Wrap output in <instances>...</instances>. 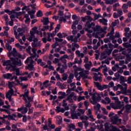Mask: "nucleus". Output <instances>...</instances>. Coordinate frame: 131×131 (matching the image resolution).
Here are the masks:
<instances>
[{
    "instance_id": "obj_1",
    "label": "nucleus",
    "mask_w": 131,
    "mask_h": 131,
    "mask_svg": "<svg viewBox=\"0 0 131 131\" xmlns=\"http://www.w3.org/2000/svg\"><path fill=\"white\" fill-rule=\"evenodd\" d=\"M10 55L15 58L10 57L12 65H17L18 67L22 66V61H21V59H19L24 60V59L26 58L25 55H22L20 53L17 52L16 48L13 49V51L10 52Z\"/></svg>"
},
{
    "instance_id": "obj_2",
    "label": "nucleus",
    "mask_w": 131,
    "mask_h": 131,
    "mask_svg": "<svg viewBox=\"0 0 131 131\" xmlns=\"http://www.w3.org/2000/svg\"><path fill=\"white\" fill-rule=\"evenodd\" d=\"M88 92H89L90 96H92V99L93 101H92V103L93 105H96L97 102H100L101 101V97L100 94H97V93L93 94L92 93V88H91L88 89Z\"/></svg>"
},
{
    "instance_id": "obj_3",
    "label": "nucleus",
    "mask_w": 131,
    "mask_h": 131,
    "mask_svg": "<svg viewBox=\"0 0 131 131\" xmlns=\"http://www.w3.org/2000/svg\"><path fill=\"white\" fill-rule=\"evenodd\" d=\"M90 74V71L88 70L82 71L79 73H75V78H76V80L77 81H80L81 79V77L83 78V79H85L88 78L89 75Z\"/></svg>"
},
{
    "instance_id": "obj_4",
    "label": "nucleus",
    "mask_w": 131,
    "mask_h": 131,
    "mask_svg": "<svg viewBox=\"0 0 131 131\" xmlns=\"http://www.w3.org/2000/svg\"><path fill=\"white\" fill-rule=\"evenodd\" d=\"M118 86L121 89L123 95L129 96V98H131V90H127V84L123 83L122 85L118 84Z\"/></svg>"
},
{
    "instance_id": "obj_5",
    "label": "nucleus",
    "mask_w": 131,
    "mask_h": 131,
    "mask_svg": "<svg viewBox=\"0 0 131 131\" xmlns=\"http://www.w3.org/2000/svg\"><path fill=\"white\" fill-rule=\"evenodd\" d=\"M101 49V50H104V49H105V51L101 53V55L100 56L101 60H104V59L108 58V56L112 54V53H109V50H108V45L107 44H105L104 46H102Z\"/></svg>"
},
{
    "instance_id": "obj_6",
    "label": "nucleus",
    "mask_w": 131,
    "mask_h": 131,
    "mask_svg": "<svg viewBox=\"0 0 131 131\" xmlns=\"http://www.w3.org/2000/svg\"><path fill=\"white\" fill-rule=\"evenodd\" d=\"M108 117L114 124H116L117 122H121L122 120L121 119H119V117L118 115H115V114L113 113H110Z\"/></svg>"
},
{
    "instance_id": "obj_7",
    "label": "nucleus",
    "mask_w": 131,
    "mask_h": 131,
    "mask_svg": "<svg viewBox=\"0 0 131 131\" xmlns=\"http://www.w3.org/2000/svg\"><path fill=\"white\" fill-rule=\"evenodd\" d=\"M93 30L95 32L98 31L97 33H99L98 34L99 35H101V37H104L105 36V30L102 29L101 26L97 25L94 28Z\"/></svg>"
},
{
    "instance_id": "obj_8",
    "label": "nucleus",
    "mask_w": 131,
    "mask_h": 131,
    "mask_svg": "<svg viewBox=\"0 0 131 131\" xmlns=\"http://www.w3.org/2000/svg\"><path fill=\"white\" fill-rule=\"evenodd\" d=\"M95 26V24L94 23H91V21H87L85 24V27L86 28L84 29L86 31H87L89 33H93V30H91V28H92V26Z\"/></svg>"
},
{
    "instance_id": "obj_9",
    "label": "nucleus",
    "mask_w": 131,
    "mask_h": 131,
    "mask_svg": "<svg viewBox=\"0 0 131 131\" xmlns=\"http://www.w3.org/2000/svg\"><path fill=\"white\" fill-rule=\"evenodd\" d=\"M110 106L113 109H121V108H124V104H121L120 102H118L115 103H111Z\"/></svg>"
},
{
    "instance_id": "obj_10",
    "label": "nucleus",
    "mask_w": 131,
    "mask_h": 131,
    "mask_svg": "<svg viewBox=\"0 0 131 131\" xmlns=\"http://www.w3.org/2000/svg\"><path fill=\"white\" fill-rule=\"evenodd\" d=\"M36 30H37V27H34L32 29V31L30 32L31 36L28 38L29 41H30V42L32 41V39L35 37V34H36Z\"/></svg>"
},
{
    "instance_id": "obj_11",
    "label": "nucleus",
    "mask_w": 131,
    "mask_h": 131,
    "mask_svg": "<svg viewBox=\"0 0 131 131\" xmlns=\"http://www.w3.org/2000/svg\"><path fill=\"white\" fill-rule=\"evenodd\" d=\"M93 79L95 81H99V82H102V74L100 72L98 73H94L93 74Z\"/></svg>"
},
{
    "instance_id": "obj_12",
    "label": "nucleus",
    "mask_w": 131,
    "mask_h": 131,
    "mask_svg": "<svg viewBox=\"0 0 131 131\" xmlns=\"http://www.w3.org/2000/svg\"><path fill=\"white\" fill-rule=\"evenodd\" d=\"M94 83L99 91H104V90L108 89V85H103L102 86V85L98 82H94Z\"/></svg>"
},
{
    "instance_id": "obj_13",
    "label": "nucleus",
    "mask_w": 131,
    "mask_h": 131,
    "mask_svg": "<svg viewBox=\"0 0 131 131\" xmlns=\"http://www.w3.org/2000/svg\"><path fill=\"white\" fill-rule=\"evenodd\" d=\"M86 113L87 114V117L88 118V119L90 118L91 121L93 122L96 120V119L94 118V116H93V114L92 113V110H91V109L89 108L88 111L86 112Z\"/></svg>"
},
{
    "instance_id": "obj_14",
    "label": "nucleus",
    "mask_w": 131,
    "mask_h": 131,
    "mask_svg": "<svg viewBox=\"0 0 131 131\" xmlns=\"http://www.w3.org/2000/svg\"><path fill=\"white\" fill-rule=\"evenodd\" d=\"M18 112H20L21 111L22 114H26L28 112V108L25 107L24 105H23L20 107L17 108Z\"/></svg>"
},
{
    "instance_id": "obj_15",
    "label": "nucleus",
    "mask_w": 131,
    "mask_h": 131,
    "mask_svg": "<svg viewBox=\"0 0 131 131\" xmlns=\"http://www.w3.org/2000/svg\"><path fill=\"white\" fill-rule=\"evenodd\" d=\"M39 58V55H37V54H33L31 55V56L30 57H28L26 61H25V64H28L29 63V61H30V59H34V58Z\"/></svg>"
},
{
    "instance_id": "obj_16",
    "label": "nucleus",
    "mask_w": 131,
    "mask_h": 131,
    "mask_svg": "<svg viewBox=\"0 0 131 131\" xmlns=\"http://www.w3.org/2000/svg\"><path fill=\"white\" fill-rule=\"evenodd\" d=\"M13 65L14 66H12L13 71L16 73V75H17V76H20V75H21V74H20V69L17 68V66H18V65Z\"/></svg>"
},
{
    "instance_id": "obj_17",
    "label": "nucleus",
    "mask_w": 131,
    "mask_h": 131,
    "mask_svg": "<svg viewBox=\"0 0 131 131\" xmlns=\"http://www.w3.org/2000/svg\"><path fill=\"white\" fill-rule=\"evenodd\" d=\"M67 39L69 41H70L71 40L72 42H77V41H78V37H77L76 36L74 37L73 35L69 36L67 37Z\"/></svg>"
},
{
    "instance_id": "obj_18",
    "label": "nucleus",
    "mask_w": 131,
    "mask_h": 131,
    "mask_svg": "<svg viewBox=\"0 0 131 131\" xmlns=\"http://www.w3.org/2000/svg\"><path fill=\"white\" fill-rule=\"evenodd\" d=\"M14 95V90H9L8 92L6 93V98L10 100L12 99V97Z\"/></svg>"
},
{
    "instance_id": "obj_19",
    "label": "nucleus",
    "mask_w": 131,
    "mask_h": 131,
    "mask_svg": "<svg viewBox=\"0 0 131 131\" xmlns=\"http://www.w3.org/2000/svg\"><path fill=\"white\" fill-rule=\"evenodd\" d=\"M71 116L72 119H78V116H77V114L75 110L72 111V112H71Z\"/></svg>"
},
{
    "instance_id": "obj_20",
    "label": "nucleus",
    "mask_w": 131,
    "mask_h": 131,
    "mask_svg": "<svg viewBox=\"0 0 131 131\" xmlns=\"http://www.w3.org/2000/svg\"><path fill=\"white\" fill-rule=\"evenodd\" d=\"M114 30L113 29L110 33H108V34H107L106 36H110V39L113 40V39H115V38H116V36H114Z\"/></svg>"
},
{
    "instance_id": "obj_21",
    "label": "nucleus",
    "mask_w": 131,
    "mask_h": 131,
    "mask_svg": "<svg viewBox=\"0 0 131 131\" xmlns=\"http://www.w3.org/2000/svg\"><path fill=\"white\" fill-rule=\"evenodd\" d=\"M113 126L110 123L106 122L104 124V127L106 131H111Z\"/></svg>"
},
{
    "instance_id": "obj_22",
    "label": "nucleus",
    "mask_w": 131,
    "mask_h": 131,
    "mask_svg": "<svg viewBox=\"0 0 131 131\" xmlns=\"http://www.w3.org/2000/svg\"><path fill=\"white\" fill-rule=\"evenodd\" d=\"M84 67L85 69L89 71V70H91V68L93 67V63L92 61H90L88 63H85Z\"/></svg>"
},
{
    "instance_id": "obj_23",
    "label": "nucleus",
    "mask_w": 131,
    "mask_h": 131,
    "mask_svg": "<svg viewBox=\"0 0 131 131\" xmlns=\"http://www.w3.org/2000/svg\"><path fill=\"white\" fill-rule=\"evenodd\" d=\"M73 97H74V93H72L71 94H70V95L66 100H67V101H68L69 103H73Z\"/></svg>"
},
{
    "instance_id": "obj_24",
    "label": "nucleus",
    "mask_w": 131,
    "mask_h": 131,
    "mask_svg": "<svg viewBox=\"0 0 131 131\" xmlns=\"http://www.w3.org/2000/svg\"><path fill=\"white\" fill-rule=\"evenodd\" d=\"M29 95V90H27L26 92H25L24 94H21L19 95L20 98H22L23 97L24 100L25 101L27 99V97H28Z\"/></svg>"
},
{
    "instance_id": "obj_25",
    "label": "nucleus",
    "mask_w": 131,
    "mask_h": 131,
    "mask_svg": "<svg viewBox=\"0 0 131 131\" xmlns=\"http://www.w3.org/2000/svg\"><path fill=\"white\" fill-rule=\"evenodd\" d=\"M81 19L82 22H85L86 20H87L88 21L93 20V18H92V17L90 16H85V17H81Z\"/></svg>"
},
{
    "instance_id": "obj_26",
    "label": "nucleus",
    "mask_w": 131,
    "mask_h": 131,
    "mask_svg": "<svg viewBox=\"0 0 131 131\" xmlns=\"http://www.w3.org/2000/svg\"><path fill=\"white\" fill-rule=\"evenodd\" d=\"M26 70H29L30 71H33V70H35L34 68V65L33 64H28V66H26Z\"/></svg>"
},
{
    "instance_id": "obj_27",
    "label": "nucleus",
    "mask_w": 131,
    "mask_h": 131,
    "mask_svg": "<svg viewBox=\"0 0 131 131\" xmlns=\"http://www.w3.org/2000/svg\"><path fill=\"white\" fill-rule=\"evenodd\" d=\"M81 63H82V59L80 58V59L78 60V57H76L74 61L73 62V64H78L79 65H80Z\"/></svg>"
},
{
    "instance_id": "obj_28",
    "label": "nucleus",
    "mask_w": 131,
    "mask_h": 131,
    "mask_svg": "<svg viewBox=\"0 0 131 131\" xmlns=\"http://www.w3.org/2000/svg\"><path fill=\"white\" fill-rule=\"evenodd\" d=\"M16 117H17V115L15 114H9L8 120H16Z\"/></svg>"
},
{
    "instance_id": "obj_29",
    "label": "nucleus",
    "mask_w": 131,
    "mask_h": 131,
    "mask_svg": "<svg viewBox=\"0 0 131 131\" xmlns=\"http://www.w3.org/2000/svg\"><path fill=\"white\" fill-rule=\"evenodd\" d=\"M106 5H113V4L118 2V0H104Z\"/></svg>"
},
{
    "instance_id": "obj_30",
    "label": "nucleus",
    "mask_w": 131,
    "mask_h": 131,
    "mask_svg": "<svg viewBox=\"0 0 131 131\" xmlns=\"http://www.w3.org/2000/svg\"><path fill=\"white\" fill-rule=\"evenodd\" d=\"M42 22L43 25H49L50 23V20H49V18L48 17H43L42 20Z\"/></svg>"
},
{
    "instance_id": "obj_31",
    "label": "nucleus",
    "mask_w": 131,
    "mask_h": 131,
    "mask_svg": "<svg viewBox=\"0 0 131 131\" xmlns=\"http://www.w3.org/2000/svg\"><path fill=\"white\" fill-rule=\"evenodd\" d=\"M114 49V45L112 44V43H110L108 46V51H109V53H112V51H113V49Z\"/></svg>"
},
{
    "instance_id": "obj_32",
    "label": "nucleus",
    "mask_w": 131,
    "mask_h": 131,
    "mask_svg": "<svg viewBox=\"0 0 131 131\" xmlns=\"http://www.w3.org/2000/svg\"><path fill=\"white\" fill-rule=\"evenodd\" d=\"M99 22L100 23H102L103 25H105V26H107L108 25V24L107 22H108V20L106 19V18H102L99 19Z\"/></svg>"
},
{
    "instance_id": "obj_33",
    "label": "nucleus",
    "mask_w": 131,
    "mask_h": 131,
    "mask_svg": "<svg viewBox=\"0 0 131 131\" xmlns=\"http://www.w3.org/2000/svg\"><path fill=\"white\" fill-rule=\"evenodd\" d=\"M125 112L126 113H129L130 112L131 104H126L125 105Z\"/></svg>"
},
{
    "instance_id": "obj_34",
    "label": "nucleus",
    "mask_w": 131,
    "mask_h": 131,
    "mask_svg": "<svg viewBox=\"0 0 131 131\" xmlns=\"http://www.w3.org/2000/svg\"><path fill=\"white\" fill-rule=\"evenodd\" d=\"M33 48H36L37 47H41V41H39L34 43H32Z\"/></svg>"
},
{
    "instance_id": "obj_35",
    "label": "nucleus",
    "mask_w": 131,
    "mask_h": 131,
    "mask_svg": "<svg viewBox=\"0 0 131 131\" xmlns=\"http://www.w3.org/2000/svg\"><path fill=\"white\" fill-rule=\"evenodd\" d=\"M11 62H12V60H5L3 62V66H9L11 65Z\"/></svg>"
},
{
    "instance_id": "obj_36",
    "label": "nucleus",
    "mask_w": 131,
    "mask_h": 131,
    "mask_svg": "<svg viewBox=\"0 0 131 131\" xmlns=\"http://www.w3.org/2000/svg\"><path fill=\"white\" fill-rule=\"evenodd\" d=\"M12 76L13 75L11 73H8L3 75L4 78H6V79H10V78H11V77H12Z\"/></svg>"
},
{
    "instance_id": "obj_37",
    "label": "nucleus",
    "mask_w": 131,
    "mask_h": 131,
    "mask_svg": "<svg viewBox=\"0 0 131 131\" xmlns=\"http://www.w3.org/2000/svg\"><path fill=\"white\" fill-rule=\"evenodd\" d=\"M126 58L125 60V63L128 64V63H129V62H130V61H131V57L129 56V54H127L126 55Z\"/></svg>"
},
{
    "instance_id": "obj_38",
    "label": "nucleus",
    "mask_w": 131,
    "mask_h": 131,
    "mask_svg": "<svg viewBox=\"0 0 131 131\" xmlns=\"http://www.w3.org/2000/svg\"><path fill=\"white\" fill-rule=\"evenodd\" d=\"M121 99H123V101L124 102H125V103L126 104H128V97H125L123 95H122L120 96Z\"/></svg>"
},
{
    "instance_id": "obj_39",
    "label": "nucleus",
    "mask_w": 131,
    "mask_h": 131,
    "mask_svg": "<svg viewBox=\"0 0 131 131\" xmlns=\"http://www.w3.org/2000/svg\"><path fill=\"white\" fill-rule=\"evenodd\" d=\"M5 13H7V14H8V15H12V14H14V13H15V10L10 11V10L9 9H5Z\"/></svg>"
},
{
    "instance_id": "obj_40",
    "label": "nucleus",
    "mask_w": 131,
    "mask_h": 131,
    "mask_svg": "<svg viewBox=\"0 0 131 131\" xmlns=\"http://www.w3.org/2000/svg\"><path fill=\"white\" fill-rule=\"evenodd\" d=\"M26 102V108H31V102H28V100H27V99L25 100Z\"/></svg>"
},
{
    "instance_id": "obj_41",
    "label": "nucleus",
    "mask_w": 131,
    "mask_h": 131,
    "mask_svg": "<svg viewBox=\"0 0 131 131\" xmlns=\"http://www.w3.org/2000/svg\"><path fill=\"white\" fill-rule=\"evenodd\" d=\"M43 16V13H42V11L41 10H39L36 13V17H38V18H39V17H42Z\"/></svg>"
},
{
    "instance_id": "obj_42",
    "label": "nucleus",
    "mask_w": 131,
    "mask_h": 131,
    "mask_svg": "<svg viewBox=\"0 0 131 131\" xmlns=\"http://www.w3.org/2000/svg\"><path fill=\"white\" fill-rule=\"evenodd\" d=\"M92 14L94 16L95 20H98V19H99V18H101V17H102V16L100 14H97L94 13H93Z\"/></svg>"
},
{
    "instance_id": "obj_43",
    "label": "nucleus",
    "mask_w": 131,
    "mask_h": 131,
    "mask_svg": "<svg viewBox=\"0 0 131 131\" xmlns=\"http://www.w3.org/2000/svg\"><path fill=\"white\" fill-rule=\"evenodd\" d=\"M62 117L59 116L57 118V123L58 124V125H60L61 123H62Z\"/></svg>"
},
{
    "instance_id": "obj_44",
    "label": "nucleus",
    "mask_w": 131,
    "mask_h": 131,
    "mask_svg": "<svg viewBox=\"0 0 131 131\" xmlns=\"http://www.w3.org/2000/svg\"><path fill=\"white\" fill-rule=\"evenodd\" d=\"M15 11L16 10H14V12H13V14H15L16 18H18L19 16L22 15V12H17Z\"/></svg>"
},
{
    "instance_id": "obj_45",
    "label": "nucleus",
    "mask_w": 131,
    "mask_h": 131,
    "mask_svg": "<svg viewBox=\"0 0 131 131\" xmlns=\"http://www.w3.org/2000/svg\"><path fill=\"white\" fill-rule=\"evenodd\" d=\"M6 48L9 52L12 51V46L10 45V43H6Z\"/></svg>"
},
{
    "instance_id": "obj_46",
    "label": "nucleus",
    "mask_w": 131,
    "mask_h": 131,
    "mask_svg": "<svg viewBox=\"0 0 131 131\" xmlns=\"http://www.w3.org/2000/svg\"><path fill=\"white\" fill-rule=\"evenodd\" d=\"M118 24H119V19H116L115 21L112 23V25L114 26V27H115V26H117Z\"/></svg>"
},
{
    "instance_id": "obj_47",
    "label": "nucleus",
    "mask_w": 131,
    "mask_h": 131,
    "mask_svg": "<svg viewBox=\"0 0 131 131\" xmlns=\"http://www.w3.org/2000/svg\"><path fill=\"white\" fill-rule=\"evenodd\" d=\"M72 18L73 20H78V21H80V17L77 16V15L75 14L73 15Z\"/></svg>"
},
{
    "instance_id": "obj_48",
    "label": "nucleus",
    "mask_w": 131,
    "mask_h": 131,
    "mask_svg": "<svg viewBox=\"0 0 131 131\" xmlns=\"http://www.w3.org/2000/svg\"><path fill=\"white\" fill-rule=\"evenodd\" d=\"M13 84H14V82H9L8 88L10 89L9 91H12L13 89Z\"/></svg>"
},
{
    "instance_id": "obj_49",
    "label": "nucleus",
    "mask_w": 131,
    "mask_h": 131,
    "mask_svg": "<svg viewBox=\"0 0 131 131\" xmlns=\"http://www.w3.org/2000/svg\"><path fill=\"white\" fill-rule=\"evenodd\" d=\"M73 59H74V53H71V55L68 56V60H71V61H73Z\"/></svg>"
},
{
    "instance_id": "obj_50",
    "label": "nucleus",
    "mask_w": 131,
    "mask_h": 131,
    "mask_svg": "<svg viewBox=\"0 0 131 131\" xmlns=\"http://www.w3.org/2000/svg\"><path fill=\"white\" fill-rule=\"evenodd\" d=\"M116 67L118 68V72L120 73V74H122V73H123V70L121 68L119 67L118 65L116 66Z\"/></svg>"
},
{
    "instance_id": "obj_51",
    "label": "nucleus",
    "mask_w": 131,
    "mask_h": 131,
    "mask_svg": "<svg viewBox=\"0 0 131 131\" xmlns=\"http://www.w3.org/2000/svg\"><path fill=\"white\" fill-rule=\"evenodd\" d=\"M82 100H85V96H81L79 95L77 98L78 102H80V101H82Z\"/></svg>"
},
{
    "instance_id": "obj_52",
    "label": "nucleus",
    "mask_w": 131,
    "mask_h": 131,
    "mask_svg": "<svg viewBox=\"0 0 131 131\" xmlns=\"http://www.w3.org/2000/svg\"><path fill=\"white\" fill-rule=\"evenodd\" d=\"M13 79H15L17 83H20V81L18 79V77L17 76H13L11 78V80H13Z\"/></svg>"
},
{
    "instance_id": "obj_53",
    "label": "nucleus",
    "mask_w": 131,
    "mask_h": 131,
    "mask_svg": "<svg viewBox=\"0 0 131 131\" xmlns=\"http://www.w3.org/2000/svg\"><path fill=\"white\" fill-rule=\"evenodd\" d=\"M68 78V75H67V74H63L62 75V80H63V81H66Z\"/></svg>"
},
{
    "instance_id": "obj_54",
    "label": "nucleus",
    "mask_w": 131,
    "mask_h": 131,
    "mask_svg": "<svg viewBox=\"0 0 131 131\" xmlns=\"http://www.w3.org/2000/svg\"><path fill=\"white\" fill-rule=\"evenodd\" d=\"M0 111L1 112H6L7 114H11V112L9 110H6L5 108H1Z\"/></svg>"
},
{
    "instance_id": "obj_55",
    "label": "nucleus",
    "mask_w": 131,
    "mask_h": 131,
    "mask_svg": "<svg viewBox=\"0 0 131 131\" xmlns=\"http://www.w3.org/2000/svg\"><path fill=\"white\" fill-rule=\"evenodd\" d=\"M69 129H75V125L73 123H71L69 125Z\"/></svg>"
},
{
    "instance_id": "obj_56",
    "label": "nucleus",
    "mask_w": 131,
    "mask_h": 131,
    "mask_svg": "<svg viewBox=\"0 0 131 131\" xmlns=\"http://www.w3.org/2000/svg\"><path fill=\"white\" fill-rule=\"evenodd\" d=\"M59 21L60 22H64V23H66V22H67V20L66 19V17H61L59 18Z\"/></svg>"
},
{
    "instance_id": "obj_57",
    "label": "nucleus",
    "mask_w": 131,
    "mask_h": 131,
    "mask_svg": "<svg viewBox=\"0 0 131 131\" xmlns=\"http://www.w3.org/2000/svg\"><path fill=\"white\" fill-rule=\"evenodd\" d=\"M117 11L118 14L119 15L120 17H121V16L123 15V12H122V9H118Z\"/></svg>"
},
{
    "instance_id": "obj_58",
    "label": "nucleus",
    "mask_w": 131,
    "mask_h": 131,
    "mask_svg": "<svg viewBox=\"0 0 131 131\" xmlns=\"http://www.w3.org/2000/svg\"><path fill=\"white\" fill-rule=\"evenodd\" d=\"M123 46L126 49H128V48H131V44H129L128 43H123Z\"/></svg>"
},
{
    "instance_id": "obj_59",
    "label": "nucleus",
    "mask_w": 131,
    "mask_h": 131,
    "mask_svg": "<svg viewBox=\"0 0 131 131\" xmlns=\"http://www.w3.org/2000/svg\"><path fill=\"white\" fill-rule=\"evenodd\" d=\"M60 46V44H59V42H58L57 41L55 42V43L53 44L52 46V47L53 49H56L57 47Z\"/></svg>"
},
{
    "instance_id": "obj_60",
    "label": "nucleus",
    "mask_w": 131,
    "mask_h": 131,
    "mask_svg": "<svg viewBox=\"0 0 131 131\" xmlns=\"http://www.w3.org/2000/svg\"><path fill=\"white\" fill-rule=\"evenodd\" d=\"M83 122H82H82H78L77 123V125L79 127H80V128H81V129H82V128H83Z\"/></svg>"
},
{
    "instance_id": "obj_61",
    "label": "nucleus",
    "mask_w": 131,
    "mask_h": 131,
    "mask_svg": "<svg viewBox=\"0 0 131 131\" xmlns=\"http://www.w3.org/2000/svg\"><path fill=\"white\" fill-rule=\"evenodd\" d=\"M80 119H81V120H89V118L88 117V116H81L80 117Z\"/></svg>"
},
{
    "instance_id": "obj_62",
    "label": "nucleus",
    "mask_w": 131,
    "mask_h": 131,
    "mask_svg": "<svg viewBox=\"0 0 131 131\" xmlns=\"http://www.w3.org/2000/svg\"><path fill=\"white\" fill-rule=\"evenodd\" d=\"M111 131H121L119 128L116 127V126H113L111 129Z\"/></svg>"
},
{
    "instance_id": "obj_63",
    "label": "nucleus",
    "mask_w": 131,
    "mask_h": 131,
    "mask_svg": "<svg viewBox=\"0 0 131 131\" xmlns=\"http://www.w3.org/2000/svg\"><path fill=\"white\" fill-rule=\"evenodd\" d=\"M60 28H61V25L58 24L56 27H55V31L56 32H59V30H60Z\"/></svg>"
},
{
    "instance_id": "obj_64",
    "label": "nucleus",
    "mask_w": 131,
    "mask_h": 131,
    "mask_svg": "<svg viewBox=\"0 0 131 131\" xmlns=\"http://www.w3.org/2000/svg\"><path fill=\"white\" fill-rule=\"evenodd\" d=\"M26 52L29 55H31V46H29L28 48L26 49Z\"/></svg>"
}]
</instances>
